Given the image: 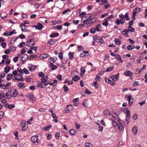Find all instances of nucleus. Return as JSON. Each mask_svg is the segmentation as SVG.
Returning <instances> with one entry per match:
<instances>
[{"mask_svg": "<svg viewBox=\"0 0 147 147\" xmlns=\"http://www.w3.org/2000/svg\"><path fill=\"white\" fill-rule=\"evenodd\" d=\"M85 146L86 147H92V145L91 143H85L84 144Z\"/></svg>", "mask_w": 147, "mask_h": 147, "instance_id": "obj_30", "label": "nucleus"}, {"mask_svg": "<svg viewBox=\"0 0 147 147\" xmlns=\"http://www.w3.org/2000/svg\"><path fill=\"white\" fill-rule=\"evenodd\" d=\"M116 59L118 61H119L120 60H121V57L119 55L117 54L116 55Z\"/></svg>", "mask_w": 147, "mask_h": 147, "instance_id": "obj_55", "label": "nucleus"}, {"mask_svg": "<svg viewBox=\"0 0 147 147\" xmlns=\"http://www.w3.org/2000/svg\"><path fill=\"white\" fill-rule=\"evenodd\" d=\"M23 71L24 73L26 74H28L29 73V71L26 68H24L23 69Z\"/></svg>", "mask_w": 147, "mask_h": 147, "instance_id": "obj_59", "label": "nucleus"}, {"mask_svg": "<svg viewBox=\"0 0 147 147\" xmlns=\"http://www.w3.org/2000/svg\"><path fill=\"white\" fill-rule=\"evenodd\" d=\"M91 16L92 15L91 14H87L86 15L85 17L86 19V20H87L90 18Z\"/></svg>", "mask_w": 147, "mask_h": 147, "instance_id": "obj_36", "label": "nucleus"}, {"mask_svg": "<svg viewBox=\"0 0 147 147\" xmlns=\"http://www.w3.org/2000/svg\"><path fill=\"white\" fill-rule=\"evenodd\" d=\"M10 69L9 67L6 66L4 68L5 72L6 73H8L10 70Z\"/></svg>", "mask_w": 147, "mask_h": 147, "instance_id": "obj_25", "label": "nucleus"}, {"mask_svg": "<svg viewBox=\"0 0 147 147\" xmlns=\"http://www.w3.org/2000/svg\"><path fill=\"white\" fill-rule=\"evenodd\" d=\"M0 87L2 88L3 89H6V85H5L4 84H0Z\"/></svg>", "mask_w": 147, "mask_h": 147, "instance_id": "obj_57", "label": "nucleus"}, {"mask_svg": "<svg viewBox=\"0 0 147 147\" xmlns=\"http://www.w3.org/2000/svg\"><path fill=\"white\" fill-rule=\"evenodd\" d=\"M18 86L20 88H24V85L23 83L20 82L18 84Z\"/></svg>", "mask_w": 147, "mask_h": 147, "instance_id": "obj_31", "label": "nucleus"}, {"mask_svg": "<svg viewBox=\"0 0 147 147\" xmlns=\"http://www.w3.org/2000/svg\"><path fill=\"white\" fill-rule=\"evenodd\" d=\"M142 69H136V71L137 72L136 74H140L142 70Z\"/></svg>", "mask_w": 147, "mask_h": 147, "instance_id": "obj_51", "label": "nucleus"}, {"mask_svg": "<svg viewBox=\"0 0 147 147\" xmlns=\"http://www.w3.org/2000/svg\"><path fill=\"white\" fill-rule=\"evenodd\" d=\"M121 110L126 114L130 113V111L127 108H122L121 109Z\"/></svg>", "mask_w": 147, "mask_h": 147, "instance_id": "obj_17", "label": "nucleus"}, {"mask_svg": "<svg viewBox=\"0 0 147 147\" xmlns=\"http://www.w3.org/2000/svg\"><path fill=\"white\" fill-rule=\"evenodd\" d=\"M44 27V26L40 23H38L37 24V25L35 26V28L36 29L39 30H42V28Z\"/></svg>", "mask_w": 147, "mask_h": 147, "instance_id": "obj_6", "label": "nucleus"}, {"mask_svg": "<svg viewBox=\"0 0 147 147\" xmlns=\"http://www.w3.org/2000/svg\"><path fill=\"white\" fill-rule=\"evenodd\" d=\"M69 132L70 134L72 135H74L76 132L75 129H70L69 131Z\"/></svg>", "mask_w": 147, "mask_h": 147, "instance_id": "obj_18", "label": "nucleus"}, {"mask_svg": "<svg viewBox=\"0 0 147 147\" xmlns=\"http://www.w3.org/2000/svg\"><path fill=\"white\" fill-rule=\"evenodd\" d=\"M80 70L81 71V72L80 74V75L82 76V77L83 76L85 72V68L84 67H82L81 68Z\"/></svg>", "mask_w": 147, "mask_h": 147, "instance_id": "obj_12", "label": "nucleus"}, {"mask_svg": "<svg viewBox=\"0 0 147 147\" xmlns=\"http://www.w3.org/2000/svg\"><path fill=\"white\" fill-rule=\"evenodd\" d=\"M60 133H59L57 132L55 133V137L57 139H59V138Z\"/></svg>", "mask_w": 147, "mask_h": 147, "instance_id": "obj_49", "label": "nucleus"}, {"mask_svg": "<svg viewBox=\"0 0 147 147\" xmlns=\"http://www.w3.org/2000/svg\"><path fill=\"white\" fill-rule=\"evenodd\" d=\"M96 31V29L94 28H92L90 30V32L91 33H94Z\"/></svg>", "mask_w": 147, "mask_h": 147, "instance_id": "obj_63", "label": "nucleus"}, {"mask_svg": "<svg viewBox=\"0 0 147 147\" xmlns=\"http://www.w3.org/2000/svg\"><path fill=\"white\" fill-rule=\"evenodd\" d=\"M129 102V106L131 105L133 103V99L131 98L128 101Z\"/></svg>", "mask_w": 147, "mask_h": 147, "instance_id": "obj_50", "label": "nucleus"}, {"mask_svg": "<svg viewBox=\"0 0 147 147\" xmlns=\"http://www.w3.org/2000/svg\"><path fill=\"white\" fill-rule=\"evenodd\" d=\"M25 45V42H22L20 44V45H18V47H22L24 45Z\"/></svg>", "mask_w": 147, "mask_h": 147, "instance_id": "obj_45", "label": "nucleus"}, {"mask_svg": "<svg viewBox=\"0 0 147 147\" xmlns=\"http://www.w3.org/2000/svg\"><path fill=\"white\" fill-rule=\"evenodd\" d=\"M18 92L17 91V90L16 89H15L14 90V92L12 94V95L13 96V97H16L18 94Z\"/></svg>", "mask_w": 147, "mask_h": 147, "instance_id": "obj_22", "label": "nucleus"}, {"mask_svg": "<svg viewBox=\"0 0 147 147\" xmlns=\"http://www.w3.org/2000/svg\"><path fill=\"white\" fill-rule=\"evenodd\" d=\"M74 54L73 52H69L68 53L69 57L70 59L72 60L73 59V55Z\"/></svg>", "mask_w": 147, "mask_h": 147, "instance_id": "obj_19", "label": "nucleus"}, {"mask_svg": "<svg viewBox=\"0 0 147 147\" xmlns=\"http://www.w3.org/2000/svg\"><path fill=\"white\" fill-rule=\"evenodd\" d=\"M93 83L94 84V86L96 88H98V86L97 84V83L96 82H93Z\"/></svg>", "mask_w": 147, "mask_h": 147, "instance_id": "obj_62", "label": "nucleus"}, {"mask_svg": "<svg viewBox=\"0 0 147 147\" xmlns=\"http://www.w3.org/2000/svg\"><path fill=\"white\" fill-rule=\"evenodd\" d=\"M56 42V40L55 39H51L48 42L49 44L50 45H53Z\"/></svg>", "mask_w": 147, "mask_h": 147, "instance_id": "obj_14", "label": "nucleus"}, {"mask_svg": "<svg viewBox=\"0 0 147 147\" xmlns=\"http://www.w3.org/2000/svg\"><path fill=\"white\" fill-rule=\"evenodd\" d=\"M96 21V17H94L90 20L91 24L94 23Z\"/></svg>", "mask_w": 147, "mask_h": 147, "instance_id": "obj_34", "label": "nucleus"}, {"mask_svg": "<svg viewBox=\"0 0 147 147\" xmlns=\"http://www.w3.org/2000/svg\"><path fill=\"white\" fill-rule=\"evenodd\" d=\"M100 26V25L99 24H98L96 26L95 29H96V30L97 31H101V30H100L99 29Z\"/></svg>", "mask_w": 147, "mask_h": 147, "instance_id": "obj_41", "label": "nucleus"}, {"mask_svg": "<svg viewBox=\"0 0 147 147\" xmlns=\"http://www.w3.org/2000/svg\"><path fill=\"white\" fill-rule=\"evenodd\" d=\"M15 107V106L13 105H8L7 108L8 109H11L13 108L14 107Z\"/></svg>", "mask_w": 147, "mask_h": 147, "instance_id": "obj_47", "label": "nucleus"}, {"mask_svg": "<svg viewBox=\"0 0 147 147\" xmlns=\"http://www.w3.org/2000/svg\"><path fill=\"white\" fill-rule=\"evenodd\" d=\"M135 47L134 45H129L127 47V49L128 50H131L134 49Z\"/></svg>", "mask_w": 147, "mask_h": 147, "instance_id": "obj_20", "label": "nucleus"}, {"mask_svg": "<svg viewBox=\"0 0 147 147\" xmlns=\"http://www.w3.org/2000/svg\"><path fill=\"white\" fill-rule=\"evenodd\" d=\"M128 29H130V32H134V31L135 30V28H132L131 27V26H130V27H129H129H128Z\"/></svg>", "mask_w": 147, "mask_h": 147, "instance_id": "obj_56", "label": "nucleus"}, {"mask_svg": "<svg viewBox=\"0 0 147 147\" xmlns=\"http://www.w3.org/2000/svg\"><path fill=\"white\" fill-rule=\"evenodd\" d=\"M138 117V115L136 114H134L132 116L133 119L134 120H136L137 119V117Z\"/></svg>", "mask_w": 147, "mask_h": 147, "instance_id": "obj_60", "label": "nucleus"}, {"mask_svg": "<svg viewBox=\"0 0 147 147\" xmlns=\"http://www.w3.org/2000/svg\"><path fill=\"white\" fill-rule=\"evenodd\" d=\"M35 40L34 39H30V40L26 42V45L31 47L32 46H34L35 45Z\"/></svg>", "mask_w": 147, "mask_h": 147, "instance_id": "obj_2", "label": "nucleus"}, {"mask_svg": "<svg viewBox=\"0 0 147 147\" xmlns=\"http://www.w3.org/2000/svg\"><path fill=\"white\" fill-rule=\"evenodd\" d=\"M59 33H58L56 32L55 33H53L50 35V36L51 38H52L53 37H54L55 36H57L59 35Z\"/></svg>", "mask_w": 147, "mask_h": 147, "instance_id": "obj_32", "label": "nucleus"}, {"mask_svg": "<svg viewBox=\"0 0 147 147\" xmlns=\"http://www.w3.org/2000/svg\"><path fill=\"white\" fill-rule=\"evenodd\" d=\"M108 81L107 83H109L112 86H114L115 84L114 82H113V79L112 77H109V79H108Z\"/></svg>", "mask_w": 147, "mask_h": 147, "instance_id": "obj_8", "label": "nucleus"}, {"mask_svg": "<svg viewBox=\"0 0 147 147\" xmlns=\"http://www.w3.org/2000/svg\"><path fill=\"white\" fill-rule=\"evenodd\" d=\"M114 66H113L108 67L106 70V72H109L111 71L112 70L114 69Z\"/></svg>", "mask_w": 147, "mask_h": 147, "instance_id": "obj_28", "label": "nucleus"}, {"mask_svg": "<svg viewBox=\"0 0 147 147\" xmlns=\"http://www.w3.org/2000/svg\"><path fill=\"white\" fill-rule=\"evenodd\" d=\"M95 79L96 82H99L101 80V78L98 75H97Z\"/></svg>", "mask_w": 147, "mask_h": 147, "instance_id": "obj_29", "label": "nucleus"}, {"mask_svg": "<svg viewBox=\"0 0 147 147\" xmlns=\"http://www.w3.org/2000/svg\"><path fill=\"white\" fill-rule=\"evenodd\" d=\"M58 56L59 59L61 60H62V59L63 57V54L62 53V52H60Z\"/></svg>", "mask_w": 147, "mask_h": 147, "instance_id": "obj_43", "label": "nucleus"}, {"mask_svg": "<svg viewBox=\"0 0 147 147\" xmlns=\"http://www.w3.org/2000/svg\"><path fill=\"white\" fill-rule=\"evenodd\" d=\"M141 9L140 8L136 7L134 11H136L137 13L138 12H139L141 11Z\"/></svg>", "mask_w": 147, "mask_h": 147, "instance_id": "obj_52", "label": "nucleus"}, {"mask_svg": "<svg viewBox=\"0 0 147 147\" xmlns=\"http://www.w3.org/2000/svg\"><path fill=\"white\" fill-rule=\"evenodd\" d=\"M31 140L32 142L34 143H38L39 140H38V138L36 136H32L31 138Z\"/></svg>", "mask_w": 147, "mask_h": 147, "instance_id": "obj_4", "label": "nucleus"}, {"mask_svg": "<svg viewBox=\"0 0 147 147\" xmlns=\"http://www.w3.org/2000/svg\"><path fill=\"white\" fill-rule=\"evenodd\" d=\"M36 67H35L34 65L32 66L31 67H29V70L30 71H33L35 70Z\"/></svg>", "mask_w": 147, "mask_h": 147, "instance_id": "obj_35", "label": "nucleus"}, {"mask_svg": "<svg viewBox=\"0 0 147 147\" xmlns=\"http://www.w3.org/2000/svg\"><path fill=\"white\" fill-rule=\"evenodd\" d=\"M119 73H118L115 75L112 76V78L113 79V81L114 82L118 80V78L119 76Z\"/></svg>", "mask_w": 147, "mask_h": 147, "instance_id": "obj_9", "label": "nucleus"}, {"mask_svg": "<svg viewBox=\"0 0 147 147\" xmlns=\"http://www.w3.org/2000/svg\"><path fill=\"white\" fill-rule=\"evenodd\" d=\"M67 109L68 111H70L72 110L73 109V107L72 105H67V108L66 109Z\"/></svg>", "mask_w": 147, "mask_h": 147, "instance_id": "obj_27", "label": "nucleus"}, {"mask_svg": "<svg viewBox=\"0 0 147 147\" xmlns=\"http://www.w3.org/2000/svg\"><path fill=\"white\" fill-rule=\"evenodd\" d=\"M11 51V49H8L7 50H5L4 51V53L5 54H8L10 53V52Z\"/></svg>", "mask_w": 147, "mask_h": 147, "instance_id": "obj_46", "label": "nucleus"}, {"mask_svg": "<svg viewBox=\"0 0 147 147\" xmlns=\"http://www.w3.org/2000/svg\"><path fill=\"white\" fill-rule=\"evenodd\" d=\"M112 124L113 127L116 129H124V124L122 121H120L119 123L118 124L116 121H113L112 122Z\"/></svg>", "mask_w": 147, "mask_h": 147, "instance_id": "obj_1", "label": "nucleus"}, {"mask_svg": "<svg viewBox=\"0 0 147 147\" xmlns=\"http://www.w3.org/2000/svg\"><path fill=\"white\" fill-rule=\"evenodd\" d=\"M20 125L21 127L23 128L26 127V125H28V124L25 121H23L21 122Z\"/></svg>", "mask_w": 147, "mask_h": 147, "instance_id": "obj_11", "label": "nucleus"}, {"mask_svg": "<svg viewBox=\"0 0 147 147\" xmlns=\"http://www.w3.org/2000/svg\"><path fill=\"white\" fill-rule=\"evenodd\" d=\"M12 77V75L11 74H9L7 76V79L8 80L11 79Z\"/></svg>", "mask_w": 147, "mask_h": 147, "instance_id": "obj_24", "label": "nucleus"}, {"mask_svg": "<svg viewBox=\"0 0 147 147\" xmlns=\"http://www.w3.org/2000/svg\"><path fill=\"white\" fill-rule=\"evenodd\" d=\"M80 78L78 76L76 75L74 77H73L72 80L76 82L80 80Z\"/></svg>", "mask_w": 147, "mask_h": 147, "instance_id": "obj_13", "label": "nucleus"}, {"mask_svg": "<svg viewBox=\"0 0 147 147\" xmlns=\"http://www.w3.org/2000/svg\"><path fill=\"white\" fill-rule=\"evenodd\" d=\"M87 101V100L86 99H84L83 100L82 102L83 105L85 107H87V106L86 105V102Z\"/></svg>", "mask_w": 147, "mask_h": 147, "instance_id": "obj_48", "label": "nucleus"}, {"mask_svg": "<svg viewBox=\"0 0 147 147\" xmlns=\"http://www.w3.org/2000/svg\"><path fill=\"white\" fill-rule=\"evenodd\" d=\"M93 38L94 40H95L96 42H100L102 40V38L101 37L99 36H97L96 35H94L93 37Z\"/></svg>", "mask_w": 147, "mask_h": 147, "instance_id": "obj_3", "label": "nucleus"}, {"mask_svg": "<svg viewBox=\"0 0 147 147\" xmlns=\"http://www.w3.org/2000/svg\"><path fill=\"white\" fill-rule=\"evenodd\" d=\"M115 43L117 45H119L121 44V41L118 38H115Z\"/></svg>", "mask_w": 147, "mask_h": 147, "instance_id": "obj_15", "label": "nucleus"}, {"mask_svg": "<svg viewBox=\"0 0 147 147\" xmlns=\"http://www.w3.org/2000/svg\"><path fill=\"white\" fill-rule=\"evenodd\" d=\"M49 59L50 61H49L50 62V64L52 65L55 62L53 58V57H51Z\"/></svg>", "mask_w": 147, "mask_h": 147, "instance_id": "obj_38", "label": "nucleus"}, {"mask_svg": "<svg viewBox=\"0 0 147 147\" xmlns=\"http://www.w3.org/2000/svg\"><path fill=\"white\" fill-rule=\"evenodd\" d=\"M1 46L3 48H5L6 45V43L5 42H2L1 44Z\"/></svg>", "mask_w": 147, "mask_h": 147, "instance_id": "obj_58", "label": "nucleus"}, {"mask_svg": "<svg viewBox=\"0 0 147 147\" xmlns=\"http://www.w3.org/2000/svg\"><path fill=\"white\" fill-rule=\"evenodd\" d=\"M57 80H54L53 82L51 84V85L53 86H56V85L57 84Z\"/></svg>", "mask_w": 147, "mask_h": 147, "instance_id": "obj_33", "label": "nucleus"}, {"mask_svg": "<svg viewBox=\"0 0 147 147\" xmlns=\"http://www.w3.org/2000/svg\"><path fill=\"white\" fill-rule=\"evenodd\" d=\"M124 17L126 19V20L127 21H129L130 20V18L128 15L127 13L125 14Z\"/></svg>", "mask_w": 147, "mask_h": 147, "instance_id": "obj_40", "label": "nucleus"}, {"mask_svg": "<svg viewBox=\"0 0 147 147\" xmlns=\"http://www.w3.org/2000/svg\"><path fill=\"white\" fill-rule=\"evenodd\" d=\"M51 65H52L51 69L52 71L54 70L57 68V66L55 65H53V64L52 65L50 64L49 65V66H50Z\"/></svg>", "mask_w": 147, "mask_h": 147, "instance_id": "obj_37", "label": "nucleus"}, {"mask_svg": "<svg viewBox=\"0 0 147 147\" xmlns=\"http://www.w3.org/2000/svg\"><path fill=\"white\" fill-rule=\"evenodd\" d=\"M20 26V27L21 28L25 29V25L23 23H21Z\"/></svg>", "mask_w": 147, "mask_h": 147, "instance_id": "obj_61", "label": "nucleus"}, {"mask_svg": "<svg viewBox=\"0 0 147 147\" xmlns=\"http://www.w3.org/2000/svg\"><path fill=\"white\" fill-rule=\"evenodd\" d=\"M38 56L36 55H31L30 57V59H29V60H30V59L32 58H35L37 57Z\"/></svg>", "mask_w": 147, "mask_h": 147, "instance_id": "obj_53", "label": "nucleus"}, {"mask_svg": "<svg viewBox=\"0 0 147 147\" xmlns=\"http://www.w3.org/2000/svg\"><path fill=\"white\" fill-rule=\"evenodd\" d=\"M104 113L105 115H110V112L108 109L105 110L104 111Z\"/></svg>", "mask_w": 147, "mask_h": 147, "instance_id": "obj_21", "label": "nucleus"}, {"mask_svg": "<svg viewBox=\"0 0 147 147\" xmlns=\"http://www.w3.org/2000/svg\"><path fill=\"white\" fill-rule=\"evenodd\" d=\"M47 55L45 54H41L40 56V57L41 59H44L47 57Z\"/></svg>", "mask_w": 147, "mask_h": 147, "instance_id": "obj_26", "label": "nucleus"}, {"mask_svg": "<svg viewBox=\"0 0 147 147\" xmlns=\"http://www.w3.org/2000/svg\"><path fill=\"white\" fill-rule=\"evenodd\" d=\"M125 98H126V100H127L129 101L132 98V96L131 94H129L128 95L127 94Z\"/></svg>", "mask_w": 147, "mask_h": 147, "instance_id": "obj_23", "label": "nucleus"}, {"mask_svg": "<svg viewBox=\"0 0 147 147\" xmlns=\"http://www.w3.org/2000/svg\"><path fill=\"white\" fill-rule=\"evenodd\" d=\"M63 88L64 91L65 92H67L68 91V88L65 85H64Z\"/></svg>", "mask_w": 147, "mask_h": 147, "instance_id": "obj_39", "label": "nucleus"}, {"mask_svg": "<svg viewBox=\"0 0 147 147\" xmlns=\"http://www.w3.org/2000/svg\"><path fill=\"white\" fill-rule=\"evenodd\" d=\"M28 56L26 54H22V56L21 57L22 61V62H25L28 59Z\"/></svg>", "mask_w": 147, "mask_h": 147, "instance_id": "obj_5", "label": "nucleus"}, {"mask_svg": "<svg viewBox=\"0 0 147 147\" xmlns=\"http://www.w3.org/2000/svg\"><path fill=\"white\" fill-rule=\"evenodd\" d=\"M44 75V74L42 72H40L38 74V76L42 77V78L43 77Z\"/></svg>", "mask_w": 147, "mask_h": 147, "instance_id": "obj_54", "label": "nucleus"}, {"mask_svg": "<svg viewBox=\"0 0 147 147\" xmlns=\"http://www.w3.org/2000/svg\"><path fill=\"white\" fill-rule=\"evenodd\" d=\"M130 113H129L128 114H126V118L129 121L130 120Z\"/></svg>", "mask_w": 147, "mask_h": 147, "instance_id": "obj_44", "label": "nucleus"}, {"mask_svg": "<svg viewBox=\"0 0 147 147\" xmlns=\"http://www.w3.org/2000/svg\"><path fill=\"white\" fill-rule=\"evenodd\" d=\"M133 73L129 70H127L124 73V75L126 76L130 77L132 75Z\"/></svg>", "mask_w": 147, "mask_h": 147, "instance_id": "obj_7", "label": "nucleus"}, {"mask_svg": "<svg viewBox=\"0 0 147 147\" xmlns=\"http://www.w3.org/2000/svg\"><path fill=\"white\" fill-rule=\"evenodd\" d=\"M48 78V76H46L45 77H43L41 78V80H42L41 82L44 83L46 81Z\"/></svg>", "mask_w": 147, "mask_h": 147, "instance_id": "obj_16", "label": "nucleus"}, {"mask_svg": "<svg viewBox=\"0 0 147 147\" xmlns=\"http://www.w3.org/2000/svg\"><path fill=\"white\" fill-rule=\"evenodd\" d=\"M18 59V58L17 57H15L13 59V61L15 62H17Z\"/></svg>", "mask_w": 147, "mask_h": 147, "instance_id": "obj_64", "label": "nucleus"}, {"mask_svg": "<svg viewBox=\"0 0 147 147\" xmlns=\"http://www.w3.org/2000/svg\"><path fill=\"white\" fill-rule=\"evenodd\" d=\"M27 97L29 99L33 101H35L36 100L35 97L32 95L30 94L29 96H27Z\"/></svg>", "mask_w": 147, "mask_h": 147, "instance_id": "obj_10", "label": "nucleus"}, {"mask_svg": "<svg viewBox=\"0 0 147 147\" xmlns=\"http://www.w3.org/2000/svg\"><path fill=\"white\" fill-rule=\"evenodd\" d=\"M13 31H15V30H13L11 31V32H9V34H8L9 36H11L13 34H16V32H13Z\"/></svg>", "mask_w": 147, "mask_h": 147, "instance_id": "obj_42", "label": "nucleus"}]
</instances>
